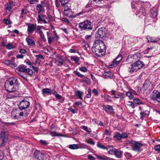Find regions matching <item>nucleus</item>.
I'll use <instances>...</instances> for the list:
<instances>
[{
    "label": "nucleus",
    "mask_w": 160,
    "mask_h": 160,
    "mask_svg": "<svg viewBox=\"0 0 160 160\" xmlns=\"http://www.w3.org/2000/svg\"><path fill=\"white\" fill-rule=\"evenodd\" d=\"M105 50L106 48L103 42L98 40L95 41L92 48L93 52L98 57H101L103 55L104 50Z\"/></svg>",
    "instance_id": "nucleus-1"
},
{
    "label": "nucleus",
    "mask_w": 160,
    "mask_h": 160,
    "mask_svg": "<svg viewBox=\"0 0 160 160\" xmlns=\"http://www.w3.org/2000/svg\"><path fill=\"white\" fill-rule=\"evenodd\" d=\"M144 66V64L143 62L138 60L128 67L127 70L129 72L132 73L137 72L138 70L140 69Z\"/></svg>",
    "instance_id": "nucleus-2"
},
{
    "label": "nucleus",
    "mask_w": 160,
    "mask_h": 160,
    "mask_svg": "<svg viewBox=\"0 0 160 160\" xmlns=\"http://www.w3.org/2000/svg\"><path fill=\"white\" fill-rule=\"evenodd\" d=\"M79 27L82 30H89L92 29L93 26L90 21L86 20L80 23L79 24Z\"/></svg>",
    "instance_id": "nucleus-3"
},
{
    "label": "nucleus",
    "mask_w": 160,
    "mask_h": 160,
    "mask_svg": "<svg viewBox=\"0 0 160 160\" xmlns=\"http://www.w3.org/2000/svg\"><path fill=\"white\" fill-rule=\"evenodd\" d=\"M8 136L6 134V132L4 131H2L0 133V147L5 146L8 140Z\"/></svg>",
    "instance_id": "nucleus-4"
},
{
    "label": "nucleus",
    "mask_w": 160,
    "mask_h": 160,
    "mask_svg": "<svg viewBox=\"0 0 160 160\" xmlns=\"http://www.w3.org/2000/svg\"><path fill=\"white\" fill-rule=\"evenodd\" d=\"M108 33V31L104 27L100 28L97 32L95 36L96 38H102L106 36Z\"/></svg>",
    "instance_id": "nucleus-5"
},
{
    "label": "nucleus",
    "mask_w": 160,
    "mask_h": 160,
    "mask_svg": "<svg viewBox=\"0 0 160 160\" xmlns=\"http://www.w3.org/2000/svg\"><path fill=\"white\" fill-rule=\"evenodd\" d=\"M150 98L153 101L160 103V92L158 90H153L150 95Z\"/></svg>",
    "instance_id": "nucleus-6"
},
{
    "label": "nucleus",
    "mask_w": 160,
    "mask_h": 160,
    "mask_svg": "<svg viewBox=\"0 0 160 160\" xmlns=\"http://www.w3.org/2000/svg\"><path fill=\"white\" fill-rule=\"evenodd\" d=\"M5 87L6 90L9 92H14L18 90L19 89L18 85L13 86L5 83Z\"/></svg>",
    "instance_id": "nucleus-7"
},
{
    "label": "nucleus",
    "mask_w": 160,
    "mask_h": 160,
    "mask_svg": "<svg viewBox=\"0 0 160 160\" xmlns=\"http://www.w3.org/2000/svg\"><path fill=\"white\" fill-rule=\"evenodd\" d=\"M30 105L29 102L24 99L20 102L18 106V108L21 110H25L26 108H28Z\"/></svg>",
    "instance_id": "nucleus-8"
},
{
    "label": "nucleus",
    "mask_w": 160,
    "mask_h": 160,
    "mask_svg": "<svg viewBox=\"0 0 160 160\" xmlns=\"http://www.w3.org/2000/svg\"><path fill=\"white\" fill-rule=\"evenodd\" d=\"M143 88L145 90L147 89L150 90H152L153 87L152 84L149 80H146L143 85Z\"/></svg>",
    "instance_id": "nucleus-9"
},
{
    "label": "nucleus",
    "mask_w": 160,
    "mask_h": 160,
    "mask_svg": "<svg viewBox=\"0 0 160 160\" xmlns=\"http://www.w3.org/2000/svg\"><path fill=\"white\" fill-rule=\"evenodd\" d=\"M34 157L35 160H43V155L39 151L36 150L34 152Z\"/></svg>",
    "instance_id": "nucleus-10"
},
{
    "label": "nucleus",
    "mask_w": 160,
    "mask_h": 160,
    "mask_svg": "<svg viewBox=\"0 0 160 160\" xmlns=\"http://www.w3.org/2000/svg\"><path fill=\"white\" fill-rule=\"evenodd\" d=\"M136 15H138L139 17H141L142 18V16H145L146 15L145 8L142 7L137 8Z\"/></svg>",
    "instance_id": "nucleus-11"
},
{
    "label": "nucleus",
    "mask_w": 160,
    "mask_h": 160,
    "mask_svg": "<svg viewBox=\"0 0 160 160\" xmlns=\"http://www.w3.org/2000/svg\"><path fill=\"white\" fill-rule=\"evenodd\" d=\"M5 83L13 86L16 85H18L17 79L16 78L14 77L9 78L6 81Z\"/></svg>",
    "instance_id": "nucleus-12"
},
{
    "label": "nucleus",
    "mask_w": 160,
    "mask_h": 160,
    "mask_svg": "<svg viewBox=\"0 0 160 160\" xmlns=\"http://www.w3.org/2000/svg\"><path fill=\"white\" fill-rule=\"evenodd\" d=\"M103 109L107 112L112 113L113 112V109L112 107L109 105H103Z\"/></svg>",
    "instance_id": "nucleus-13"
},
{
    "label": "nucleus",
    "mask_w": 160,
    "mask_h": 160,
    "mask_svg": "<svg viewBox=\"0 0 160 160\" xmlns=\"http://www.w3.org/2000/svg\"><path fill=\"white\" fill-rule=\"evenodd\" d=\"M142 145V144L138 142H135L133 144L132 149V150L136 152H139L140 149V148Z\"/></svg>",
    "instance_id": "nucleus-14"
},
{
    "label": "nucleus",
    "mask_w": 160,
    "mask_h": 160,
    "mask_svg": "<svg viewBox=\"0 0 160 160\" xmlns=\"http://www.w3.org/2000/svg\"><path fill=\"white\" fill-rule=\"evenodd\" d=\"M137 58V56L136 55H130L128 56L126 59L127 62L129 63H132L135 62Z\"/></svg>",
    "instance_id": "nucleus-15"
},
{
    "label": "nucleus",
    "mask_w": 160,
    "mask_h": 160,
    "mask_svg": "<svg viewBox=\"0 0 160 160\" xmlns=\"http://www.w3.org/2000/svg\"><path fill=\"white\" fill-rule=\"evenodd\" d=\"M111 92L112 93V95H114V97L115 98H123V94L121 93H120L119 94L117 93L116 91L114 90H112L111 91Z\"/></svg>",
    "instance_id": "nucleus-16"
},
{
    "label": "nucleus",
    "mask_w": 160,
    "mask_h": 160,
    "mask_svg": "<svg viewBox=\"0 0 160 160\" xmlns=\"http://www.w3.org/2000/svg\"><path fill=\"white\" fill-rule=\"evenodd\" d=\"M146 38L148 40V42H156L158 41L159 40V38H155L152 37H151L150 36H148L146 37Z\"/></svg>",
    "instance_id": "nucleus-17"
},
{
    "label": "nucleus",
    "mask_w": 160,
    "mask_h": 160,
    "mask_svg": "<svg viewBox=\"0 0 160 160\" xmlns=\"http://www.w3.org/2000/svg\"><path fill=\"white\" fill-rule=\"evenodd\" d=\"M51 90L48 88H45L42 90V94L44 96H45L46 94H51Z\"/></svg>",
    "instance_id": "nucleus-18"
},
{
    "label": "nucleus",
    "mask_w": 160,
    "mask_h": 160,
    "mask_svg": "<svg viewBox=\"0 0 160 160\" xmlns=\"http://www.w3.org/2000/svg\"><path fill=\"white\" fill-rule=\"evenodd\" d=\"M102 76L106 78H112L113 77V74L110 72H106L103 74Z\"/></svg>",
    "instance_id": "nucleus-19"
},
{
    "label": "nucleus",
    "mask_w": 160,
    "mask_h": 160,
    "mask_svg": "<svg viewBox=\"0 0 160 160\" xmlns=\"http://www.w3.org/2000/svg\"><path fill=\"white\" fill-rule=\"evenodd\" d=\"M116 149L112 146H109L107 147V149L106 150L108 151V153L111 154H114Z\"/></svg>",
    "instance_id": "nucleus-20"
},
{
    "label": "nucleus",
    "mask_w": 160,
    "mask_h": 160,
    "mask_svg": "<svg viewBox=\"0 0 160 160\" xmlns=\"http://www.w3.org/2000/svg\"><path fill=\"white\" fill-rule=\"evenodd\" d=\"M158 14L157 10L156 8H152L151 11L150 16L151 18H154L156 17Z\"/></svg>",
    "instance_id": "nucleus-21"
},
{
    "label": "nucleus",
    "mask_w": 160,
    "mask_h": 160,
    "mask_svg": "<svg viewBox=\"0 0 160 160\" xmlns=\"http://www.w3.org/2000/svg\"><path fill=\"white\" fill-rule=\"evenodd\" d=\"M67 13H64V15L69 18H74L75 16L73 15V12L72 11L71 9L69 10L67 12Z\"/></svg>",
    "instance_id": "nucleus-22"
},
{
    "label": "nucleus",
    "mask_w": 160,
    "mask_h": 160,
    "mask_svg": "<svg viewBox=\"0 0 160 160\" xmlns=\"http://www.w3.org/2000/svg\"><path fill=\"white\" fill-rule=\"evenodd\" d=\"M35 25L32 24H30L28 28V32L29 33H31L35 30Z\"/></svg>",
    "instance_id": "nucleus-23"
},
{
    "label": "nucleus",
    "mask_w": 160,
    "mask_h": 160,
    "mask_svg": "<svg viewBox=\"0 0 160 160\" xmlns=\"http://www.w3.org/2000/svg\"><path fill=\"white\" fill-rule=\"evenodd\" d=\"M75 94L79 99L81 100H82V97L83 95V92L80 91H78L75 92Z\"/></svg>",
    "instance_id": "nucleus-24"
},
{
    "label": "nucleus",
    "mask_w": 160,
    "mask_h": 160,
    "mask_svg": "<svg viewBox=\"0 0 160 160\" xmlns=\"http://www.w3.org/2000/svg\"><path fill=\"white\" fill-rule=\"evenodd\" d=\"M18 110H13L11 112V114L13 118L18 119L19 118V116L17 115Z\"/></svg>",
    "instance_id": "nucleus-25"
},
{
    "label": "nucleus",
    "mask_w": 160,
    "mask_h": 160,
    "mask_svg": "<svg viewBox=\"0 0 160 160\" xmlns=\"http://www.w3.org/2000/svg\"><path fill=\"white\" fill-rule=\"evenodd\" d=\"M123 152L121 151H118L116 149L114 154L118 158H121Z\"/></svg>",
    "instance_id": "nucleus-26"
},
{
    "label": "nucleus",
    "mask_w": 160,
    "mask_h": 160,
    "mask_svg": "<svg viewBox=\"0 0 160 160\" xmlns=\"http://www.w3.org/2000/svg\"><path fill=\"white\" fill-rule=\"evenodd\" d=\"M95 155L98 159L101 160H109V159H111L107 157L104 156H101L97 154H96Z\"/></svg>",
    "instance_id": "nucleus-27"
},
{
    "label": "nucleus",
    "mask_w": 160,
    "mask_h": 160,
    "mask_svg": "<svg viewBox=\"0 0 160 160\" xmlns=\"http://www.w3.org/2000/svg\"><path fill=\"white\" fill-rule=\"evenodd\" d=\"M28 44L30 46L33 45L34 44V42L32 39L27 38L26 39Z\"/></svg>",
    "instance_id": "nucleus-28"
},
{
    "label": "nucleus",
    "mask_w": 160,
    "mask_h": 160,
    "mask_svg": "<svg viewBox=\"0 0 160 160\" xmlns=\"http://www.w3.org/2000/svg\"><path fill=\"white\" fill-rule=\"evenodd\" d=\"M26 67L23 65H22L20 66L19 68V70L20 72H25L27 71Z\"/></svg>",
    "instance_id": "nucleus-29"
},
{
    "label": "nucleus",
    "mask_w": 160,
    "mask_h": 160,
    "mask_svg": "<svg viewBox=\"0 0 160 160\" xmlns=\"http://www.w3.org/2000/svg\"><path fill=\"white\" fill-rule=\"evenodd\" d=\"M118 63L114 59L112 61V64L109 66V67L110 68H112L113 67L116 66Z\"/></svg>",
    "instance_id": "nucleus-30"
},
{
    "label": "nucleus",
    "mask_w": 160,
    "mask_h": 160,
    "mask_svg": "<svg viewBox=\"0 0 160 160\" xmlns=\"http://www.w3.org/2000/svg\"><path fill=\"white\" fill-rule=\"evenodd\" d=\"M69 148L72 149H76L79 148V147L78 145L76 144L69 145Z\"/></svg>",
    "instance_id": "nucleus-31"
},
{
    "label": "nucleus",
    "mask_w": 160,
    "mask_h": 160,
    "mask_svg": "<svg viewBox=\"0 0 160 160\" xmlns=\"http://www.w3.org/2000/svg\"><path fill=\"white\" fill-rule=\"evenodd\" d=\"M124 155L128 159H130L132 158V155L130 152H125L124 153Z\"/></svg>",
    "instance_id": "nucleus-32"
},
{
    "label": "nucleus",
    "mask_w": 160,
    "mask_h": 160,
    "mask_svg": "<svg viewBox=\"0 0 160 160\" xmlns=\"http://www.w3.org/2000/svg\"><path fill=\"white\" fill-rule=\"evenodd\" d=\"M79 105L81 106L82 105V102L80 101H77L73 103V107L74 108H76V107L79 106Z\"/></svg>",
    "instance_id": "nucleus-33"
},
{
    "label": "nucleus",
    "mask_w": 160,
    "mask_h": 160,
    "mask_svg": "<svg viewBox=\"0 0 160 160\" xmlns=\"http://www.w3.org/2000/svg\"><path fill=\"white\" fill-rule=\"evenodd\" d=\"M12 3H7L5 5V8L6 10L8 11H10L11 10L12 8Z\"/></svg>",
    "instance_id": "nucleus-34"
},
{
    "label": "nucleus",
    "mask_w": 160,
    "mask_h": 160,
    "mask_svg": "<svg viewBox=\"0 0 160 160\" xmlns=\"http://www.w3.org/2000/svg\"><path fill=\"white\" fill-rule=\"evenodd\" d=\"M42 5L38 4L37 6V12H38V14H39L42 11Z\"/></svg>",
    "instance_id": "nucleus-35"
},
{
    "label": "nucleus",
    "mask_w": 160,
    "mask_h": 160,
    "mask_svg": "<svg viewBox=\"0 0 160 160\" xmlns=\"http://www.w3.org/2000/svg\"><path fill=\"white\" fill-rule=\"evenodd\" d=\"M97 146L98 148L103 149H107V147L104 146L103 144L99 143V142H98Z\"/></svg>",
    "instance_id": "nucleus-36"
},
{
    "label": "nucleus",
    "mask_w": 160,
    "mask_h": 160,
    "mask_svg": "<svg viewBox=\"0 0 160 160\" xmlns=\"http://www.w3.org/2000/svg\"><path fill=\"white\" fill-rule=\"evenodd\" d=\"M61 3L62 6H64V5L68 3L70 0H59Z\"/></svg>",
    "instance_id": "nucleus-37"
},
{
    "label": "nucleus",
    "mask_w": 160,
    "mask_h": 160,
    "mask_svg": "<svg viewBox=\"0 0 160 160\" xmlns=\"http://www.w3.org/2000/svg\"><path fill=\"white\" fill-rule=\"evenodd\" d=\"M113 137L114 138H116L118 140H120L122 138L121 134L118 132H117L115 135Z\"/></svg>",
    "instance_id": "nucleus-38"
},
{
    "label": "nucleus",
    "mask_w": 160,
    "mask_h": 160,
    "mask_svg": "<svg viewBox=\"0 0 160 160\" xmlns=\"http://www.w3.org/2000/svg\"><path fill=\"white\" fill-rule=\"evenodd\" d=\"M122 59V57L121 55H118L117 57L115 59L116 61L119 63V62Z\"/></svg>",
    "instance_id": "nucleus-39"
},
{
    "label": "nucleus",
    "mask_w": 160,
    "mask_h": 160,
    "mask_svg": "<svg viewBox=\"0 0 160 160\" xmlns=\"http://www.w3.org/2000/svg\"><path fill=\"white\" fill-rule=\"evenodd\" d=\"M48 43L49 44H51L53 41L54 40V38L53 37H49L48 36Z\"/></svg>",
    "instance_id": "nucleus-40"
},
{
    "label": "nucleus",
    "mask_w": 160,
    "mask_h": 160,
    "mask_svg": "<svg viewBox=\"0 0 160 160\" xmlns=\"http://www.w3.org/2000/svg\"><path fill=\"white\" fill-rule=\"evenodd\" d=\"M126 95L130 99H133L134 98L132 94V92H128L126 93Z\"/></svg>",
    "instance_id": "nucleus-41"
},
{
    "label": "nucleus",
    "mask_w": 160,
    "mask_h": 160,
    "mask_svg": "<svg viewBox=\"0 0 160 160\" xmlns=\"http://www.w3.org/2000/svg\"><path fill=\"white\" fill-rule=\"evenodd\" d=\"M88 93L86 95L87 98H90L91 96V89L90 88H89L88 89Z\"/></svg>",
    "instance_id": "nucleus-42"
},
{
    "label": "nucleus",
    "mask_w": 160,
    "mask_h": 160,
    "mask_svg": "<svg viewBox=\"0 0 160 160\" xmlns=\"http://www.w3.org/2000/svg\"><path fill=\"white\" fill-rule=\"evenodd\" d=\"M83 81L85 82L88 85H90L91 84V81L90 80L85 77L83 79Z\"/></svg>",
    "instance_id": "nucleus-43"
},
{
    "label": "nucleus",
    "mask_w": 160,
    "mask_h": 160,
    "mask_svg": "<svg viewBox=\"0 0 160 160\" xmlns=\"http://www.w3.org/2000/svg\"><path fill=\"white\" fill-rule=\"evenodd\" d=\"M24 114H25L26 115H27L28 112L27 110H25L23 112L22 111L19 113V115L20 116H23Z\"/></svg>",
    "instance_id": "nucleus-44"
},
{
    "label": "nucleus",
    "mask_w": 160,
    "mask_h": 160,
    "mask_svg": "<svg viewBox=\"0 0 160 160\" xmlns=\"http://www.w3.org/2000/svg\"><path fill=\"white\" fill-rule=\"evenodd\" d=\"M73 72L75 75L78 76V77H80L82 78L84 76L83 75L80 74V73L79 72L77 71H74Z\"/></svg>",
    "instance_id": "nucleus-45"
},
{
    "label": "nucleus",
    "mask_w": 160,
    "mask_h": 160,
    "mask_svg": "<svg viewBox=\"0 0 160 160\" xmlns=\"http://www.w3.org/2000/svg\"><path fill=\"white\" fill-rule=\"evenodd\" d=\"M79 70L83 72H86L88 71L87 68L85 67H82L79 68Z\"/></svg>",
    "instance_id": "nucleus-46"
},
{
    "label": "nucleus",
    "mask_w": 160,
    "mask_h": 160,
    "mask_svg": "<svg viewBox=\"0 0 160 160\" xmlns=\"http://www.w3.org/2000/svg\"><path fill=\"white\" fill-rule=\"evenodd\" d=\"M69 111L72 112V113L74 114L76 113L78 109L77 108H76L75 109H73L71 108H68Z\"/></svg>",
    "instance_id": "nucleus-47"
},
{
    "label": "nucleus",
    "mask_w": 160,
    "mask_h": 160,
    "mask_svg": "<svg viewBox=\"0 0 160 160\" xmlns=\"http://www.w3.org/2000/svg\"><path fill=\"white\" fill-rule=\"evenodd\" d=\"M26 72H27V73L30 75H32L33 73L32 70L29 68H27Z\"/></svg>",
    "instance_id": "nucleus-48"
},
{
    "label": "nucleus",
    "mask_w": 160,
    "mask_h": 160,
    "mask_svg": "<svg viewBox=\"0 0 160 160\" xmlns=\"http://www.w3.org/2000/svg\"><path fill=\"white\" fill-rule=\"evenodd\" d=\"M64 13H67V12L69 10L71 9L68 6L64 5Z\"/></svg>",
    "instance_id": "nucleus-49"
},
{
    "label": "nucleus",
    "mask_w": 160,
    "mask_h": 160,
    "mask_svg": "<svg viewBox=\"0 0 160 160\" xmlns=\"http://www.w3.org/2000/svg\"><path fill=\"white\" fill-rule=\"evenodd\" d=\"M134 102L137 104L139 105L140 104V101L138 98H135L133 99Z\"/></svg>",
    "instance_id": "nucleus-50"
},
{
    "label": "nucleus",
    "mask_w": 160,
    "mask_h": 160,
    "mask_svg": "<svg viewBox=\"0 0 160 160\" xmlns=\"http://www.w3.org/2000/svg\"><path fill=\"white\" fill-rule=\"evenodd\" d=\"M6 48L8 49H11L13 48V47L12 45L10 43L8 44L6 46Z\"/></svg>",
    "instance_id": "nucleus-51"
},
{
    "label": "nucleus",
    "mask_w": 160,
    "mask_h": 160,
    "mask_svg": "<svg viewBox=\"0 0 160 160\" xmlns=\"http://www.w3.org/2000/svg\"><path fill=\"white\" fill-rule=\"evenodd\" d=\"M128 105L131 106L132 108H135V105L134 103L131 101H128Z\"/></svg>",
    "instance_id": "nucleus-52"
},
{
    "label": "nucleus",
    "mask_w": 160,
    "mask_h": 160,
    "mask_svg": "<svg viewBox=\"0 0 160 160\" xmlns=\"http://www.w3.org/2000/svg\"><path fill=\"white\" fill-rule=\"evenodd\" d=\"M36 57L37 58L36 61L37 62H38V60H39V58H41L42 59H44V58L42 55L41 54H39L38 55H36Z\"/></svg>",
    "instance_id": "nucleus-53"
},
{
    "label": "nucleus",
    "mask_w": 160,
    "mask_h": 160,
    "mask_svg": "<svg viewBox=\"0 0 160 160\" xmlns=\"http://www.w3.org/2000/svg\"><path fill=\"white\" fill-rule=\"evenodd\" d=\"M87 142L88 143L93 145H94L95 143V142L91 139H89L88 140Z\"/></svg>",
    "instance_id": "nucleus-54"
},
{
    "label": "nucleus",
    "mask_w": 160,
    "mask_h": 160,
    "mask_svg": "<svg viewBox=\"0 0 160 160\" xmlns=\"http://www.w3.org/2000/svg\"><path fill=\"white\" fill-rule=\"evenodd\" d=\"M146 111H145V112H140V114L141 115L140 118L143 119L145 117V115H146Z\"/></svg>",
    "instance_id": "nucleus-55"
},
{
    "label": "nucleus",
    "mask_w": 160,
    "mask_h": 160,
    "mask_svg": "<svg viewBox=\"0 0 160 160\" xmlns=\"http://www.w3.org/2000/svg\"><path fill=\"white\" fill-rule=\"evenodd\" d=\"M50 134L52 136H58V133L56 132L50 131Z\"/></svg>",
    "instance_id": "nucleus-56"
},
{
    "label": "nucleus",
    "mask_w": 160,
    "mask_h": 160,
    "mask_svg": "<svg viewBox=\"0 0 160 160\" xmlns=\"http://www.w3.org/2000/svg\"><path fill=\"white\" fill-rule=\"evenodd\" d=\"M40 142L41 144L44 145H46L48 144L47 142L45 140H41Z\"/></svg>",
    "instance_id": "nucleus-57"
},
{
    "label": "nucleus",
    "mask_w": 160,
    "mask_h": 160,
    "mask_svg": "<svg viewBox=\"0 0 160 160\" xmlns=\"http://www.w3.org/2000/svg\"><path fill=\"white\" fill-rule=\"evenodd\" d=\"M88 159L90 160H95V158L94 157L90 154H89L88 156Z\"/></svg>",
    "instance_id": "nucleus-58"
},
{
    "label": "nucleus",
    "mask_w": 160,
    "mask_h": 160,
    "mask_svg": "<svg viewBox=\"0 0 160 160\" xmlns=\"http://www.w3.org/2000/svg\"><path fill=\"white\" fill-rule=\"evenodd\" d=\"M92 92L96 96H98V91L96 90V89L95 88H94L92 90Z\"/></svg>",
    "instance_id": "nucleus-59"
},
{
    "label": "nucleus",
    "mask_w": 160,
    "mask_h": 160,
    "mask_svg": "<svg viewBox=\"0 0 160 160\" xmlns=\"http://www.w3.org/2000/svg\"><path fill=\"white\" fill-rule=\"evenodd\" d=\"M122 138H125L128 137L127 134L125 132L122 133L121 134Z\"/></svg>",
    "instance_id": "nucleus-60"
},
{
    "label": "nucleus",
    "mask_w": 160,
    "mask_h": 160,
    "mask_svg": "<svg viewBox=\"0 0 160 160\" xmlns=\"http://www.w3.org/2000/svg\"><path fill=\"white\" fill-rule=\"evenodd\" d=\"M83 129L86 131L87 132L90 133L91 132V131H90L88 130V128L87 126H82Z\"/></svg>",
    "instance_id": "nucleus-61"
},
{
    "label": "nucleus",
    "mask_w": 160,
    "mask_h": 160,
    "mask_svg": "<svg viewBox=\"0 0 160 160\" xmlns=\"http://www.w3.org/2000/svg\"><path fill=\"white\" fill-rule=\"evenodd\" d=\"M5 63L7 65H9L12 63V62L10 60H7L5 61Z\"/></svg>",
    "instance_id": "nucleus-62"
},
{
    "label": "nucleus",
    "mask_w": 160,
    "mask_h": 160,
    "mask_svg": "<svg viewBox=\"0 0 160 160\" xmlns=\"http://www.w3.org/2000/svg\"><path fill=\"white\" fill-rule=\"evenodd\" d=\"M19 52L22 54H24L27 52L26 51L25 49L22 48H21Z\"/></svg>",
    "instance_id": "nucleus-63"
},
{
    "label": "nucleus",
    "mask_w": 160,
    "mask_h": 160,
    "mask_svg": "<svg viewBox=\"0 0 160 160\" xmlns=\"http://www.w3.org/2000/svg\"><path fill=\"white\" fill-rule=\"evenodd\" d=\"M72 59L76 62H77L79 61L78 58L77 57L74 56L72 58Z\"/></svg>",
    "instance_id": "nucleus-64"
}]
</instances>
